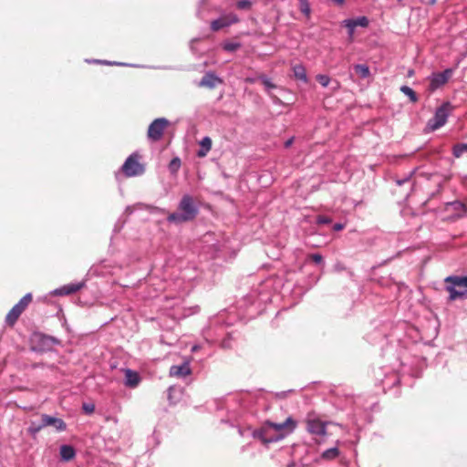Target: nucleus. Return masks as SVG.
Instances as JSON below:
<instances>
[{
    "label": "nucleus",
    "instance_id": "1",
    "mask_svg": "<svg viewBox=\"0 0 467 467\" xmlns=\"http://www.w3.org/2000/svg\"><path fill=\"white\" fill-rule=\"evenodd\" d=\"M198 214V208L194 204L193 199L189 194L182 196L178 212L171 213L167 220L170 223H182L193 220Z\"/></svg>",
    "mask_w": 467,
    "mask_h": 467
},
{
    "label": "nucleus",
    "instance_id": "2",
    "mask_svg": "<svg viewBox=\"0 0 467 467\" xmlns=\"http://www.w3.org/2000/svg\"><path fill=\"white\" fill-rule=\"evenodd\" d=\"M265 426L269 430H273L275 432H277V435L275 437H269V438L265 439V442H273V441H280V440L284 439L285 436L292 433L296 430L297 423L292 417H288L282 423L266 421Z\"/></svg>",
    "mask_w": 467,
    "mask_h": 467
},
{
    "label": "nucleus",
    "instance_id": "3",
    "mask_svg": "<svg viewBox=\"0 0 467 467\" xmlns=\"http://www.w3.org/2000/svg\"><path fill=\"white\" fill-rule=\"evenodd\" d=\"M446 290L449 292V300L454 301L458 298H466L467 297V289L464 290H457L458 287H465L467 288V275L466 276H457L451 275L445 278Z\"/></svg>",
    "mask_w": 467,
    "mask_h": 467
},
{
    "label": "nucleus",
    "instance_id": "4",
    "mask_svg": "<svg viewBox=\"0 0 467 467\" xmlns=\"http://www.w3.org/2000/svg\"><path fill=\"white\" fill-rule=\"evenodd\" d=\"M451 110H452V106L451 105V103H449V102L443 103L441 107H439L436 109V111L434 113V117L428 121V124H427L428 128L431 130H436L440 129L441 127H442L446 123L447 119H448L450 113L451 112Z\"/></svg>",
    "mask_w": 467,
    "mask_h": 467
},
{
    "label": "nucleus",
    "instance_id": "5",
    "mask_svg": "<svg viewBox=\"0 0 467 467\" xmlns=\"http://www.w3.org/2000/svg\"><path fill=\"white\" fill-rule=\"evenodd\" d=\"M121 170L127 177L139 176L144 172V167L140 163L139 155L136 153L127 158Z\"/></svg>",
    "mask_w": 467,
    "mask_h": 467
},
{
    "label": "nucleus",
    "instance_id": "6",
    "mask_svg": "<svg viewBox=\"0 0 467 467\" xmlns=\"http://www.w3.org/2000/svg\"><path fill=\"white\" fill-rule=\"evenodd\" d=\"M169 126V120L165 118L154 119L148 128V138L152 141H159L164 133L165 129Z\"/></svg>",
    "mask_w": 467,
    "mask_h": 467
},
{
    "label": "nucleus",
    "instance_id": "7",
    "mask_svg": "<svg viewBox=\"0 0 467 467\" xmlns=\"http://www.w3.org/2000/svg\"><path fill=\"white\" fill-rule=\"evenodd\" d=\"M453 69L452 68H447L442 72H435L432 73L429 77L430 85H429V91L433 92L436 89L440 88L443 85H445L448 80L452 77Z\"/></svg>",
    "mask_w": 467,
    "mask_h": 467
},
{
    "label": "nucleus",
    "instance_id": "8",
    "mask_svg": "<svg viewBox=\"0 0 467 467\" xmlns=\"http://www.w3.org/2000/svg\"><path fill=\"white\" fill-rule=\"evenodd\" d=\"M306 430L309 433L320 437L327 434V425L328 422L323 421L317 417L308 416L306 419Z\"/></svg>",
    "mask_w": 467,
    "mask_h": 467
},
{
    "label": "nucleus",
    "instance_id": "9",
    "mask_svg": "<svg viewBox=\"0 0 467 467\" xmlns=\"http://www.w3.org/2000/svg\"><path fill=\"white\" fill-rule=\"evenodd\" d=\"M368 19L366 16H358L354 19H345L342 22V25L347 27L348 39L349 41H353L354 39V32L357 26L367 27L368 26Z\"/></svg>",
    "mask_w": 467,
    "mask_h": 467
},
{
    "label": "nucleus",
    "instance_id": "10",
    "mask_svg": "<svg viewBox=\"0 0 467 467\" xmlns=\"http://www.w3.org/2000/svg\"><path fill=\"white\" fill-rule=\"evenodd\" d=\"M238 22V16L235 14L230 13L220 16L218 19L213 20L211 23V28L213 31H218L223 27L229 26Z\"/></svg>",
    "mask_w": 467,
    "mask_h": 467
},
{
    "label": "nucleus",
    "instance_id": "11",
    "mask_svg": "<svg viewBox=\"0 0 467 467\" xmlns=\"http://www.w3.org/2000/svg\"><path fill=\"white\" fill-rule=\"evenodd\" d=\"M41 420L42 426H44V428L51 426L57 431H64L67 429L66 422L60 418L53 417L47 414H42Z\"/></svg>",
    "mask_w": 467,
    "mask_h": 467
},
{
    "label": "nucleus",
    "instance_id": "12",
    "mask_svg": "<svg viewBox=\"0 0 467 467\" xmlns=\"http://www.w3.org/2000/svg\"><path fill=\"white\" fill-rule=\"evenodd\" d=\"M191 373L192 369L188 362H184L181 365L171 366L169 372L171 377L176 378H184L186 376H189Z\"/></svg>",
    "mask_w": 467,
    "mask_h": 467
},
{
    "label": "nucleus",
    "instance_id": "13",
    "mask_svg": "<svg viewBox=\"0 0 467 467\" xmlns=\"http://www.w3.org/2000/svg\"><path fill=\"white\" fill-rule=\"evenodd\" d=\"M124 373H125L124 384L126 387L134 389L140 384V377L138 372H136L132 369H130V368H126V369H124Z\"/></svg>",
    "mask_w": 467,
    "mask_h": 467
},
{
    "label": "nucleus",
    "instance_id": "14",
    "mask_svg": "<svg viewBox=\"0 0 467 467\" xmlns=\"http://www.w3.org/2000/svg\"><path fill=\"white\" fill-rule=\"evenodd\" d=\"M218 83H221V79L212 72L206 73L201 79L199 86L213 88Z\"/></svg>",
    "mask_w": 467,
    "mask_h": 467
},
{
    "label": "nucleus",
    "instance_id": "15",
    "mask_svg": "<svg viewBox=\"0 0 467 467\" xmlns=\"http://www.w3.org/2000/svg\"><path fill=\"white\" fill-rule=\"evenodd\" d=\"M83 283L69 284L62 286L61 288L57 289L55 291V294L58 296L71 295L80 290L83 287Z\"/></svg>",
    "mask_w": 467,
    "mask_h": 467
},
{
    "label": "nucleus",
    "instance_id": "16",
    "mask_svg": "<svg viewBox=\"0 0 467 467\" xmlns=\"http://www.w3.org/2000/svg\"><path fill=\"white\" fill-rule=\"evenodd\" d=\"M59 453L61 460L65 462L71 461L76 456V451L71 445H62Z\"/></svg>",
    "mask_w": 467,
    "mask_h": 467
},
{
    "label": "nucleus",
    "instance_id": "17",
    "mask_svg": "<svg viewBox=\"0 0 467 467\" xmlns=\"http://www.w3.org/2000/svg\"><path fill=\"white\" fill-rule=\"evenodd\" d=\"M201 149L197 152L198 157H205L212 148V140L210 137L206 136L202 139L200 141Z\"/></svg>",
    "mask_w": 467,
    "mask_h": 467
},
{
    "label": "nucleus",
    "instance_id": "18",
    "mask_svg": "<svg viewBox=\"0 0 467 467\" xmlns=\"http://www.w3.org/2000/svg\"><path fill=\"white\" fill-rule=\"evenodd\" d=\"M292 70L296 79H299L304 83H307L308 79L306 76V71L302 64L293 66Z\"/></svg>",
    "mask_w": 467,
    "mask_h": 467
},
{
    "label": "nucleus",
    "instance_id": "19",
    "mask_svg": "<svg viewBox=\"0 0 467 467\" xmlns=\"http://www.w3.org/2000/svg\"><path fill=\"white\" fill-rule=\"evenodd\" d=\"M18 308V306H14L12 309L7 313L5 317V322L8 325L13 326L23 313Z\"/></svg>",
    "mask_w": 467,
    "mask_h": 467
},
{
    "label": "nucleus",
    "instance_id": "20",
    "mask_svg": "<svg viewBox=\"0 0 467 467\" xmlns=\"http://www.w3.org/2000/svg\"><path fill=\"white\" fill-rule=\"evenodd\" d=\"M356 74L362 79L368 78L370 76L369 67L364 64H357L353 67Z\"/></svg>",
    "mask_w": 467,
    "mask_h": 467
},
{
    "label": "nucleus",
    "instance_id": "21",
    "mask_svg": "<svg viewBox=\"0 0 467 467\" xmlns=\"http://www.w3.org/2000/svg\"><path fill=\"white\" fill-rule=\"evenodd\" d=\"M298 8L306 19L310 18L312 10L309 0H298Z\"/></svg>",
    "mask_w": 467,
    "mask_h": 467
},
{
    "label": "nucleus",
    "instance_id": "22",
    "mask_svg": "<svg viewBox=\"0 0 467 467\" xmlns=\"http://www.w3.org/2000/svg\"><path fill=\"white\" fill-rule=\"evenodd\" d=\"M338 455H339L338 449L337 447H333V448L327 449L325 451H323V453L321 454V458L326 461H331V460H335L336 458H337Z\"/></svg>",
    "mask_w": 467,
    "mask_h": 467
},
{
    "label": "nucleus",
    "instance_id": "23",
    "mask_svg": "<svg viewBox=\"0 0 467 467\" xmlns=\"http://www.w3.org/2000/svg\"><path fill=\"white\" fill-rule=\"evenodd\" d=\"M400 91L406 95L407 97H409L410 100L413 103L417 102L418 101V96L417 94L415 93V91L408 87V86H401L400 87Z\"/></svg>",
    "mask_w": 467,
    "mask_h": 467
},
{
    "label": "nucleus",
    "instance_id": "24",
    "mask_svg": "<svg viewBox=\"0 0 467 467\" xmlns=\"http://www.w3.org/2000/svg\"><path fill=\"white\" fill-rule=\"evenodd\" d=\"M32 300V296L30 293L25 295L17 304H16L15 306H18L19 310L21 312H24V310L27 307V306L29 305V303L31 302Z\"/></svg>",
    "mask_w": 467,
    "mask_h": 467
},
{
    "label": "nucleus",
    "instance_id": "25",
    "mask_svg": "<svg viewBox=\"0 0 467 467\" xmlns=\"http://www.w3.org/2000/svg\"><path fill=\"white\" fill-rule=\"evenodd\" d=\"M464 152H467V142L453 146L452 154L455 158H460Z\"/></svg>",
    "mask_w": 467,
    "mask_h": 467
},
{
    "label": "nucleus",
    "instance_id": "26",
    "mask_svg": "<svg viewBox=\"0 0 467 467\" xmlns=\"http://www.w3.org/2000/svg\"><path fill=\"white\" fill-rule=\"evenodd\" d=\"M42 429H44V426H42V420H40V422L32 421L30 423V426L28 428V432L31 435H36Z\"/></svg>",
    "mask_w": 467,
    "mask_h": 467
},
{
    "label": "nucleus",
    "instance_id": "27",
    "mask_svg": "<svg viewBox=\"0 0 467 467\" xmlns=\"http://www.w3.org/2000/svg\"><path fill=\"white\" fill-rule=\"evenodd\" d=\"M317 80L324 88L327 87L330 82V78L327 75L319 74L317 76Z\"/></svg>",
    "mask_w": 467,
    "mask_h": 467
},
{
    "label": "nucleus",
    "instance_id": "28",
    "mask_svg": "<svg viewBox=\"0 0 467 467\" xmlns=\"http://www.w3.org/2000/svg\"><path fill=\"white\" fill-rule=\"evenodd\" d=\"M177 391L179 393L182 392L181 389H178L175 387H170L168 389V399H169L170 402L172 404H175L177 402V400L174 399V393Z\"/></svg>",
    "mask_w": 467,
    "mask_h": 467
},
{
    "label": "nucleus",
    "instance_id": "29",
    "mask_svg": "<svg viewBox=\"0 0 467 467\" xmlns=\"http://www.w3.org/2000/svg\"><path fill=\"white\" fill-rule=\"evenodd\" d=\"M259 79L262 81V83L265 85L266 89L275 88V86L270 81V79L265 76H260Z\"/></svg>",
    "mask_w": 467,
    "mask_h": 467
},
{
    "label": "nucleus",
    "instance_id": "30",
    "mask_svg": "<svg viewBox=\"0 0 467 467\" xmlns=\"http://www.w3.org/2000/svg\"><path fill=\"white\" fill-rule=\"evenodd\" d=\"M236 5L239 9H249L252 5V3L249 0H239Z\"/></svg>",
    "mask_w": 467,
    "mask_h": 467
},
{
    "label": "nucleus",
    "instance_id": "31",
    "mask_svg": "<svg viewBox=\"0 0 467 467\" xmlns=\"http://www.w3.org/2000/svg\"><path fill=\"white\" fill-rule=\"evenodd\" d=\"M180 166H181V161L179 158H174L170 162V169L172 171H177L178 169L180 168Z\"/></svg>",
    "mask_w": 467,
    "mask_h": 467
},
{
    "label": "nucleus",
    "instance_id": "32",
    "mask_svg": "<svg viewBox=\"0 0 467 467\" xmlns=\"http://www.w3.org/2000/svg\"><path fill=\"white\" fill-rule=\"evenodd\" d=\"M317 223L318 224H327L331 223V219L325 215H319L317 217Z\"/></svg>",
    "mask_w": 467,
    "mask_h": 467
},
{
    "label": "nucleus",
    "instance_id": "33",
    "mask_svg": "<svg viewBox=\"0 0 467 467\" xmlns=\"http://www.w3.org/2000/svg\"><path fill=\"white\" fill-rule=\"evenodd\" d=\"M239 45L235 43H227L224 45L223 48L227 51H234L238 48Z\"/></svg>",
    "mask_w": 467,
    "mask_h": 467
},
{
    "label": "nucleus",
    "instance_id": "34",
    "mask_svg": "<svg viewBox=\"0 0 467 467\" xmlns=\"http://www.w3.org/2000/svg\"><path fill=\"white\" fill-rule=\"evenodd\" d=\"M310 257L316 264H321L323 262V257L319 254H313Z\"/></svg>",
    "mask_w": 467,
    "mask_h": 467
},
{
    "label": "nucleus",
    "instance_id": "35",
    "mask_svg": "<svg viewBox=\"0 0 467 467\" xmlns=\"http://www.w3.org/2000/svg\"><path fill=\"white\" fill-rule=\"evenodd\" d=\"M83 408L88 413H92L94 411V405L85 404Z\"/></svg>",
    "mask_w": 467,
    "mask_h": 467
},
{
    "label": "nucleus",
    "instance_id": "36",
    "mask_svg": "<svg viewBox=\"0 0 467 467\" xmlns=\"http://www.w3.org/2000/svg\"><path fill=\"white\" fill-rule=\"evenodd\" d=\"M410 176H408V177L404 178L403 180H397L396 182L398 185H402L405 182H410Z\"/></svg>",
    "mask_w": 467,
    "mask_h": 467
},
{
    "label": "nucleus",
    "instance_id": "37",
    "mask_svg": "<svg viewBox=\"0 0 467 467\" xmlns=\"http://www.w3.org/2000/svg\"><path fill=\"white\" fill-rule=\"evenodd\" d=\"M343 228H344V224H342V223H335V224L333 225V229H334V231H340V230H342Z\"/></svg>",
    "mask_w": 467,
    "mask_h": 467
},
{
    "label": "nucleus",
    "instance_id": "38",
    "mask_svg": "<svg viewBox=\"0 0 467 467\" xmlns=\"http://www.w3.org/2000/svg\"><path fill=\"white\" fill-rule=\"evenodd\" d=\"M293 140H294L293 138H291V139L287 140L285 142V148L290 147V146L292 145V143H293Z\"/></svg>",
    "mask_w": 467,
    "mask_h": 467
},
{
    "label": "nucleus",
    "instance_id": "39",
    "mask_svg": "<svg viewBox=\"0 0 467 467\" xmlns=\"http://www.w3.org/2000/svg\"><path fill=\"white\" fill-rule=\"evenodd\" d=\"M333 1H334L337 5H343V4H344V2H345V0H333Z\"/></svg>",
    "mask_w": 467,
    "mask_h": 467
},
{
    "label": "nucleus",
    "instance_id": "40",
    "mask_svg": "<svg viewBox=\"0 0 467 467\" xmlns=\"http://www.w3.org/2000/svg\"><path fill=\"white\" fill-rule=\"evenodd\" d=\"M436 2L437 0H428V3L431 5H434Z\"/></svg>",
    "mask_w": 467,
    "mask_h": 467
},
{
    "label": "nucleus",
    "instance_id": "41",
    "mask_svg": "<svg viewBox=\"0 0 467 467\" xmlns=\"http://www.w3.org/2000/svg\"><path fill=\"white\" fill-rule=\"evenodd\" d=\"M413 74V70L409 71V76H411Z\"/></svg>",
    "mask_w": 467,
    "mask_h": 467
}]
</instances>
